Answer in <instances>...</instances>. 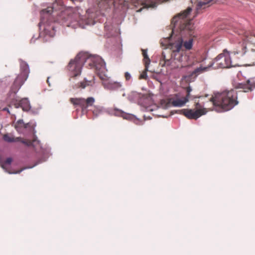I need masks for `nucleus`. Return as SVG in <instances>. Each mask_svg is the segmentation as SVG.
Instances as JSON below:
<instances>
[{"label": "nucleus", "instance_id": "31", "mask_svg": "<svg viewBox=\"0 0 255 255\" xmlns=\"http://www.w3.org/2000/svg\"><path fill=\"white\" fill-rule=\"evenodd\" d=\"M49 77H48L47 80V83H49Z\"/></svg>", "mask_w": 255, "mask_h": 255}, {"label": "nucleus", "instance_id": "19", "mask_svg": "<svg viewBox=\"0 0 255 255\" xmlns=\"http://www.w3.org/2000/svg\"><path fill=\"white\" fill-rule=\"evenodd\" d=\"M161 60L164 61V65H167V66H170L173 69H178V68H181L182 67H174L173 66V63L175 64V65H178V62L176 60H173L172 57V53L171 54V58L170 59H166L165 55L163 52L162 53L161 56Z\"/></svg>", "mask_w": 255, "mask_h": 255}, {"label": "nucleus", "instance_id": "27", "mask_svg": "<svg viewBox=\"0 0 255 255\" xmlns=\"http://www.w3.org/2000/svg\"><path fill=\"white\" fill-rule=\"evenodd\" d=\"M125 77L127 81H129L131 80V76L128 72L125 73Z\"/></svg>", "mask_w": 255, "mask_h": 255}, {"label": "nucleus", "instance_id": "5", "mask_svg": "<svg viewBox=\"0 0 255 255\" xmlns=\"http://www.w3.org/2000/svg\"><path fill=\"white\" fill-rule=\"evenodd\" d=\"M65 22L66 25L73 28L78 27L84 28L85 25H94L95 23V21L89 17V15L85 16L84 18L78 10L68 14Z\"/></svg>", "mask_w": 255, "mask_h": 255}, {"label": "nucleus", "instance_id": "21", "mask_svg": "<svg viewBox=\"0 0 255 255\" xmlns=\"http://www.w3.org/2000/svg\"><path fill=\"white\" fill-rule=\"evenodd\" d=\"M91 110L95 117H97L105 112V109L104 107L100 106H95Z\"/></svg>", "mask_w": 255, "mask_h": 255}, {"label": "nucleus", "instance_id": "29", "mask_svg": "<svg viewBox=\"0 0 255 255\" xmlns=\"http://www.w3.org/2000/svg\"><path fill=\"white\" fill-rule=\"evenodd\" d=\"M90 81L85 80L84 82L81 83L80 86L82 88H85L87 85H89V83H90Z\"/></svg>", "mask_w": 255, "mask_h": 255}, {"label": "nucleus", "instance_id": "8", "mask_svg": "<svg viewBox=\"0 0 255 255\" xmlns=\"http://www.w3.org/2000/svg\"><path fill=\"white\" fill-rule=\"evenodd\" d=\"M210 66L214 69L229 68L235 67L236 65L233 64L229 53L224 50L223 53L219 54L210 63Z\"/></svg>", "mask_w": 255, "mask_h": 255}, {"label": "nucleus", "instance_id": "16", "mask_svg": "<svg viewBox=\"0 0 255 255\" xmlns=\"http://www.w3.org/2000/svg\"><path fill=\"white\" fill-rule=\"evenodd\" d=\"M14 106L16 108H21L25 111H28L30 109L29 101L27 98H23L20 101L16 100Z\"/></svg>", "mask_w": 255, "mask_h": 255}, {"label": "nucleus", "instance_id": "7", "mask_svg": "<svg viewBox=\"0 0 255 255\" xmlns=\"http://www.w3.org/2000/svg\"><path fill=\"white\" fill-rule=\"evenodd\" d=\"M20 73L13 82L11 88V91L15 94L23 84L28 78L29 73L28 65L24 61L20 60Z\"/></svg>", "mask_w": 255, "mask_h": 255}, {"label": "nucleus", "instance_id": "12", "mask_svg": "<svg viewBox=\"0 0 255 255\" xmlns=\"http://www.w3.org/2000/svg\"><path fill=\"white\" fill-rule=\"evenodd\" d=\"M115 115L117 116H121L124 119L132 121L136 125H142V121L137 118L135 116L125 113L122 110L115 109Z\"/></svg>", "mask_w": 255, "mask_h": 255}, {"label": "nucleus", "instance_id": "4", "mask_svg": "<svg viewBox=\"0 0 255 255\" xmlns=\"http://www.w3.org/2000/svg\"><path fill=\"white\" fill-rule=\"evenodd\" d=\"M53 7H47L40 11V22L39 23L40 29L39 37L44 41H48L53 37L55 33L54 22L51 14Z\"/></svg>", "mask_w": 255, "mask_h": 255}, {"label": "nucleus", "instance_id": "28", "mask_svg": "<svg viewBox=\"0 0 255 255\" xmlns=\"http://www.w3.org/2000/svg\"><path fill=\"white\" fill-rule=\"evenodd\" d=\"M192 91V89L190 86H188L186 88L187 95L185 97H188V99L190 97V92Z\"/></svg>", "mask_w": 255, "mask_h": 255}, {"label": "nucleus", "instance_id": "20", "mask_svg": "<svg viewBox=\"0 0 255 255\" xmlns=\"http://www.w3.org/2000/svg\"><path fill=\"white\" fill-rule=\"evenodd\" d=\"M211 67H212L210 66V64L207 66H204L201 64L199 67L196 68L192 72L191 75L192 76L197 77L199 75L208 71Z\"/></svg>", "mask_w": 255, "mask_h": 255}, {"label": "nucleus", "instance_id": "22", "mask_svg": "<svg viewBox=\"0 0 255 255\" xmlns=\"http://www.w3.org/2000/svg\"><path fill=\"white\" fill-rule=\"evenodd\" d=\"M138 97V98H144L146 96L144 95H140L136 92H133L130 93V95L128 96V99L129 101L131 102H134L135 101V97Z\"/></svg>", "mask_w": 255, "mask_h": 255}, {"label": "nucleus", "instance_id": "32", "mask_svg": "<svg viewBox=\"0 0 255 255\" xmlns=\"http://www.w3.org/2000/svg\"><path fill=\"white\" fill-rule=\"evenodd\" d=\"M122 95L123 97H125L126 96V94L124 93Z\"/></svg>", "mask_w": 255, "mask_h": 255}, {"label": "nucleus", "instance_id": "1", "mask_svg": "<svg viewBox=\"0 0 255 255\" xmlns=\"http://www.w3.org/2000/svg\"><path fill=\"white\" fill-rule=\"evenodd\" d=\"M191 11L192 8L188 7L172 18V33L175 35L173 39L167 37L161 40L162 46L171 50L172 60L178 62L176 65L173 63L174 67H191L203 61L198 60L194 53L189 51L193 47L194 37Z\"/></svg>", "mask_w": 255, "mask_h": 255}, {"label": "nucleus", "instance_id": "23", "mask_svg": "<svg viewBox=\"0 0 255 255\" xmlns=\"http://www.w3.org/2000/svg\"><path fill=\"white\" fill-rule=\"evenodd\" d=\"M141 50H142V55L144 57V64H145V66H146V70H147V68H148V65L150 63V60L147 55V50L142 49Z\"/></svg>", "mask_w": 255, "mask_h": 255}, {"label": "nucleus", "instance_id": "9", "mask_svg": "<svg viewBox=\"0 0 255 255\" xmlns=\"http://www.w3.org/2000/svg\"><path fill=\"white\" fill-rule=\"evenodd\" d=\"M195 107L196 110L184 109L177 111L175 113L184 115L188 119L195 120L206 114V112H204V109H202L203 106L202 104L197 102L196 103Z\"/></svg>", "mask_w": 255, "mask_h": 255}, {"label": "nucleus", "instance_id": "10", "mask_svg": "<svg viewBox=\"0 0 255 255\" xmlns=\"http://www.w3.org/2000/svg\"><path fill=\"white\" fill-rule=\"evenodd\" d=\"M70 100L73 105L80 106L83 111L92 106L95 102V99L93 97H89L87 99L71 98Z\"/></svg>", "mask_w": 255, "mask_h": 255}, {"label": "nucleus", "instance_id": "11", "mask_svg": "<svg viewBox=\"0 0 255 255\" xmlns=\"http://www.w3.org/2000/svg\"><path fill=\"white\" fill-rule=\"evenodd\" d=\"M188 102V97H182L181 98H170L166 103L165 108H168L171 106L177 107L184 106Z\"/></svg>", "mask_w": 255, "mask_h": 255}, {"label": "nucleus", "instance_id": "33", "mask_svg": "<svg viewBox=\"0 0 255 255\" xmlns=\"http://www.w3.org/2000/svg\"><path fill=\"white\" fill-rule=\"evenodd\" d=\"M144 117V120H146L147 119L146 118L145 116Z\"/></svg>", "mask_w": 255, "mask_h": 255}, {"label": "nucleus", "instance_id": "18", "mask_svg": "<svg viewBox=\"0 0 255 255\" xmlns=\"http://www.w3.org/2000/svg\"><path fill=\"white\" fill-rule=\"evenodd\" d=\"M30 127L29 123L24 124L22 120H19L15 125V128L20 133H24L25 130Z\"/></svg>", "mask_w": 255, "mask_h": 255}, {"label": "nucleus", "instance_id": "17", "mask_svg": "<svg viewBox=\"0 0 255 255\" xmlns=\"http://www.w3.org/2000/svg\"><path fill=\"white\" fill-rule=\"evenodd\" d=\"M12 160L11 158H10V157L7 158L5 160L4 163L2 164L1 165V167L2 168L5 169V171L7 172H8V173H10V174H12V173H20L24 169H27V168H31L32 167H33L34 166H35V165H36L37 164H38V163H39L42 162V161H38V162H36L34 165H33L32 166H29V167H26L23 168L21 169V170H18V171H16V172H11V171H9L7 169V168L6 167V165H9L10 164V163H11Z\"/></svg>", "mask_w": 255, "mask_h": 255}, {"label": "nucleus", "instance_id": "3", "mask_svg": "<svg viewBox=\"0 0 255 255\" xmlns=\"http://www.w3.org/2000/svg\"><path fill=\"white\" fill-rule=\"evenodd\" d=\"M237 99V91L231 89L215 93L211 101L214 106V110L218 112H222L229 111L237 105L238 102Z\"/></svg>", "mask_w": 255, "mask_h": 255}, {"label": "nucleus", "instance_id": "13", "mask_svg": "<svg viewBox=\"0 0 255 255\" xmlns=\"http://www.w3.org/2000/svg\"><path fill=\"white\" fill-rule=\"evenodd\" d=\"M218 0H200L198 1L196 4V13H199L200 11L212 4L213 2H215Z\"/></svg>", "mask_w": 255, "mask_h": 255}, {"label": "nucleus", "instance_id": "14", "mask_svg": "<svg viewBox=\"0 0 255 255\" xmlns=\"http://www.w3.org/2000/svg\"><path fill=\"white\" fill-rule=\"evenodd\" d=\"M239 88L244 89L245 92L252 91L255 88V80L254 78H249L246 83H240L239 84Z\"/></svg>", "mask_w": 255, "mask_h": 255}, {"label": "nucleus", "instance_id": "2", "mask_svg": "<svg viewBox=\"0 0 255 255\" xmlns=\"http://www.w3.org/2000/svg\"><path fill=\"white\" fill-rule=\"evenodd\" d=\"M103 59L99 56H89L87 53L80 52L74 59L69 63L68 69L72 77H76L81 74L83 64L87 62L88 67L94 69L96 73V66L102 62Z\"/></svg>", "mask_w": 255, "mask_h": 255}, {"label": "nucleus", "instance_id": "26", "mask_svg": "<svg viewBox=\"0 0 255 255\" xmlns=\"http://www.w3.org/2000/svg\"><path fill=\"white\" fill-rule=\"evenodd\" d=\"M145 67H146V66H145ZM148 70H146V68H145V71H143L139 76V79H146L147 78V71Z\"/></svg>", "mask_w": 255, "mask_h": 255}, {"label": "nucleus", "instance_id": "6", "mask_svg": "<svg viewBox=\"0 0 255 255\" xmlns=\"http://www.w3.org/2000/svg\"><path fill=\"white\" fill-rule=\"evenodd\" d=\"M107 70L106 68V64L103 59L99 65L96 66V73L100 78L103 81V85L105 89L112 91H117L119 90H124L123 85L121 82L110 80L106 75Z\"/></svg>", "mask_w": 255, "mask_h": 255}, {"label": "nucleus", "instance_id": "30", "mask_svg": "<svg viewBox=\"0 0 255 255\" xmlns=\"http://www.w3.org/2000/svg\"><path fill=\"white\" fill-rule=\"evenodd\" d=\"M148 110H149V111H152L153 110V109H150V108L149 107V108H148Z\"/></svg>", "mask_w": 255, "mask_h": 255}, {"label": "nucleus", "instance_id": "25", "mask_svg": "<svg viewBox=\"0 0 255 255\" xmlns=\"http://www.w3.org/2000/svg\"><path fill=\"white\" fill-rule=\"evenodd\" d=\"M246 52V47L244 46L242 48V50L241 51H235V52H234V53L235 55L239 54V55H240V56H243L245 54Z\"/></svg>", "mask_w": 255, "mask_h": 255}, {"label": "nucleus", "instance_id": "15", "mask_svg": "<svg viewBox=\"0 0 255 255\" xmlns=\"http://www.w3.org/2000/svg\"><path fill=\"white\" fill-rule=\"evenodd\" d=\"M17 141H20L27 146H32L35 148V150L37 149V148L36 147V145L37 144H38V146L40 148H41V145L40 144L39 141L37 140V139H36V138H34L32 140V141H31L29 140L23 139L20 137H18L16 138L14 137V141L13 142H17Z\"/></svg>", "mask_w": 255, "mask_h": 255}, {"label": "nucleus", "instance_id": "24", "mask_svg": "<svg viewBox=\"0 0 255 255\" xmlns=\"http://www.w3.org/2000/svg\"><path fill=\"white\" fill-rule=\"evenodd\" d=\"M3 139L7 142H12L14 141V137L10 136L8 134L3 135Z\"/></svg>", "mask_w": 255, "mask_h": 255}]
</instances>
